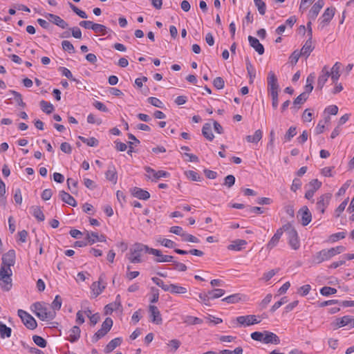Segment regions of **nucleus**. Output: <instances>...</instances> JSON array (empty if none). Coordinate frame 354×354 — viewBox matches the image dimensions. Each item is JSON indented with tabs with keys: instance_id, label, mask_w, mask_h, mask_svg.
<instances>
[{
	"instance_id": "obj_47",
	"label": "nucleus",
	"mask_w": 354,
	"mask_h": 354,
	"mask_svg": "<svg viewBox=\"0 0 354 354\" xmlns=\"http://www.w3.org/2000/svg\"><path fill=\"white\" fill-rule=\"evenodd\" d=\"M79 139L89 147H96L98 145V140L93 137L86 138L82 136H79Z\"/></svg>"
},
{
	"instance_id": "obj_18",
	"label": "nucleus",
	"mask_w": 354,
	"mask_h": 354,
	"mask_svg": "<svg viewBox=\"0 0 354 354\" xmlns=\"http://www.w3.org/2000/svg\"><path fill=\"white\" fill-rule=\"evenodd\" d=\"M46 17L50 21H51L54 24L58 26L59 27H60L63 29L66 28L68 26V24L64 19H62L60 17L55 15L54 14L48 13L46 15Z\"/></svg>"
},
{
	"instance_id": "obj_43",
	"label": "nucleus",
	"mask_w": 354,
	"mask_h": 354,
	"mask_svg": "<svg viewBox=\"0 0 354 354\" xmlns=\"http://www.w3.org/2000/svg\"><path fill=\"white\" fill-rule=\"evenodd\" d=\"M184 322L189 325H196L202 324L203 320L196 317L186 316Z\"/></svg>"
},
{
	"instance_id": "obj_44",
	"label": "nucleus",
	"mask_w": 354,
	"mask_h": 354,
	"mask_svg": "<svg viewBox=\"0 0 354 354\" xmlns=\"http://www.w3.org/2000/svg\"><path fill=\"white\" fill-rule=\"evenodd\" d=\"M187 292L186 287L180 286L177 284L172 283L171 292L172 294L182 295Z\"/></svg>"
},
{
	"instance_id": "obj_8",
	"label": "nucleus",
	"mask_w": 354,
	"mask_h": 354,
	"mask_svg": "<svg viewBox=\"0 0 354 354\" xmlns=\"http://www.w3.org/2000/svg\"><path fill=\"white\" fill-rule=\"evenodd\" d=\"M309 189L305 194V198L312 203H314L313 196L317 190H318L322 186V182L317 179H313L308 183Z\"/></svg>"
},
{
	"instance_id": "obj_12",
	"label": "nucleus",
	"mask_w": 354,
	"mask_h": 354,
	"mask_svg": "<svg viewBox=\"0 0 354 354\" xmlns=\"http://www.w3.org/2000/svg\"><path fill=\"white\" fill-rule=\"evenodd\" d=\"M149 254L156 256L155 261L158 263L172 262L174 259L173 256L162 254L161 251L157 249L151 248Z\"/></svg>"
},
{
	"instance_id": "obj_60",
	"label": "nucleus",
	"mask_w": 354,
	"mask_h": 354,
	"mask_svg": "<svg viewBox=\"0 0 354 354\" xmlns=\"http://www.w3.org/2000/svg\"><path fill=\"white\" fill-rule=\"evenodd\" d=\"M213 85L217 89H222L225 86L224 80L221 77H217L214 80Z\"/></svg>"
},
{
	"instance_id": "obj_13",
	"label": "nucleus",
	"mask_w": 354,
	"mask_h": 354,
	"mask_svg": "<svg viewBox=\"0 0 354 354\" xmlns=\"http://www.w3.org/2000/svg\"><path fill=\"white\" fill-rule=\"evenodd\" d=\"M149 310L151 322L158 325L161 324L162 323V319L158 308L156 306L150 305L149 306Z\"/></svg>"
},
{
	"instance_id": "obj_45",
	"label": "nucleus",
	"mask_w": 354,
	"mask_h": 354,
	"mask_svg": "<svg viewBox=\"0 0 354 354\" xmlns=\"http://www.w3.org/2000/svg\"><path fill=\"white\" fill-rule=\"evenodd\" d=\"M10 93L12 94L15 101L19 106L21 107L26 106V104L23 102L22 95L19 93L13 90L10 91Z\"/></svg>"
},
{
	"instance_id": "obj_61",
	"label": "nucleus",
	"mask_w": 354,
	"mask_h": 354,
	"mask_svg": "<svg viewBox=\"0 0 354 354\" xmlns=\"http://www.w3.org/2000/svg\"><path fill=\"white\" fill-rule=\"evenodd\" d=\"M113 326V320L110 317H106L105 320L103 322L101 328L104 329L106 331L109 333Z\"/></svg>"
},
{
	"instance_id": "obj_15",
	"label": "nucleus",
	"mask_w": 354,
	"mask_h": 354,
	"mask_svg": "<svg viewBox=\"0 0 354 354\" xmlns=\"http://www.w3.org/2000/svg\"><path fill=\"white\" fill-rule=\"evenodd\" d=\"M324 6V0H318L315 3V4L313 6L311 9L309 11L308 13V17L309 19L314 20L317 17L319 12H320L321 9Z\"/></svg>"
},
{
	"instance_id": "obj_3",
	"label": "nucleus",
	"mask_w": 354,
	"mask_h": 354,
	"mask_svg": "<svg viewBox=\"0 0 354 354\" xmlns=\"http://www.w3.org/2000/svg\"><path fill=\"white\" fill-rule=\"evenodd\" d=\"M283 230L288 235V243L292 249L296 250L300 247L299 239L297 232L289 223L283 225Z\"/></svg>"
},
{
	"instance_id": "obj_40",
	"label": "nucleus",
	"mask_w": 354,
	"mask_h": 354,
	"mask_svg": "<svg viewBox=\"0 0 354 354\" xmlns=\"http://www.w3.org/2000/svg\"><path fill=\"white\" fill-rule=\"evenodd\" d=\"M40 106H41V110L44 112L46 113L47 114L51 113L54 109L53 104L50 102L45 101V100H41L40 102Z\"/></svg>"
},
{
	"instance_id": "obj_37",
	"label": "nucleus",
	"mask_w": 354,
	"mask_h": 354,
	"mask_svg": "<svg viewBox=\"0 0 354 354\" xmlns=\"http://www.w3.org/2000/svg\"><path fill=\"white\" fill-rule=\"evenodd\" d=\"M345 247L344 246H337L335 248H331L330 249H326V252L328 254V257L330 259L333 257L335 256L336 254H340L343 252L345 250Z\"/></svg>"
},
{
	"instance_id": "obj_55",
	"label": "nucleus",
	"mask_w": 354,
	"mask_h": 354,
	"mask_svg": "<svg viewBox=\"0 0 354 354\" xmlns=\"http://www.w3.org/2000/svg\"><path fill=\"white\" fill-rule=\"evenodd\" d=\"M62 48L64 50L68 51L69 53H75V48H74L73 45L69 41L64 40L62 42Z\"/></svg>"
},
{
	"instance_id": "obj_31",
	"label": "nucleus",
	"mask_w": 354,
	"mask_h": 354,
	"mask_svg": "<svg viewBox=\"0 0 354 354\" xmlns=\"http://www.w3.org/2000/svg\"><path fill=\"white\" fill-rule=\"evenodd\" d=\"M122 342L121 337H116L111 340L104 348V352L109 353L113 351L116 347L119 346Z\"/></svg>"
},
{
	"instance_id": "obj_35",
	"label": "nucleus",
	"mask_w": 354,
	"mask_h": 354,
	"mask_svg": "<svg viewBox=\"0 0 354 354\" xmlns=\"http://www.w3.org/2000/svg\"><path fill=\"white\" fill-rule=\"evenodd\" d=\"M263 133L260 129L257 130L253 136H247L245 139L248 142L257 143L262 138Z\"/></svg>"
},
{
	"instance_id": "obj_33",
	"label": "nucleus",
	"mask_w": 354,
	"mask_h": 354,
	"mask_svg": "<svg viewBox=\"0 0 354 354\" xmlns=\"http://www.w3.org/2000/svg\"><path fill=\"white\" fill-rule=\"evenodd\" d=\"M245 62H246L247 72L250 77L249 82H250V84H252L254 82V79L256 77V70H255L254 67L253 66V65L251 64V62L248 58H246Z\"/></svg>"
},
{
	"instance_id": "obj_30",
	"label": "nucleus",
	"mask_w": 354,
	"mask_h": 354,
	"mask_svg": "<svg viewBox=\"0 0 354 354\" xmlns=\"http://www.w3.org/2000/svg\"><path fill=\"white\" fill-rule=\"evenodd\" d=\"M329 257H328L326 249L322 250L318 252H317L313 256V262L315 263L319 264L322 263L323 261L329 260Z\"/></svg>"
},
{
	"instance_id": "obj_63",
	"label": "nucleus",
	"mask_w": 354,
	"mask_h": 354,
	"mask_svg": "<svg viewBox=\"0 0 354 354\" xmlns=\"http://www.w3.org/2000/svg\"><path fill=\"white\" fill-rule=\"evenodd\" d=\"M172 265L174 266V270H176L178 271H181V272H184V271H186L187 268L185 264L183 263H180V262H178V261H172Z\"/></svg>"
},
{
	"instance_id": "obj_42",
	"label": "nucleus",
	"mask_w": 354,
	"mask_h": 354,
	"mask_svg": "<svg viewBox=\"0 0 354 354\" xmlns=\"http://www.w3.org/2000/svg\"><path fill=\"white\" fill-rule=\"evenodd\" d=\"M92 30L95 32L100 33L102 36L105 35L108 32V28L105 26L95 23Z\"/></svg>"
},
{
	"instance_id": "obj_54",
	"label": "nucleus",
	"mask_w": 354,
	"mask_h": 354,
	"mask_svg": "<svg viewBox=\"0 0 354 354\" xmlns=\"http://www.w3.org/2000/svg\"><path fill=\"white\" fill-rule=\"evenodd\" d=\"M241 299L239 294H234L223 299V301L228 304H235Z\"/></svg>"
},
{
	"instance_id": "obj_2",
	"label": "nucleus",
	"mask_w": 354,
	"mask_h": 354,
	"mask_svg": "<svg viewBox=\"0 0 354 354\" xmlns=\"http://www.w3.org/2000/svg\"><path fill=\"white\" fill-rule=\"evenodd\" d=\"M150 250L151 248L147 245H144L140 243H136L131 246L129 250V254H128L127 256L131 263H139L142 262V253L145 252L149 254Z\"/></svg>"
},
{
	"instance_id": "obj_64",
	"label": "nucleus",
	"mask_w": 354,
	"mask_h": 354,
	"mask_svg": "<svg viewBox=\"0 0 354 354\" xmlns=\"http://www.w3.org/2000/svg\"><path fill=\"white\" fill-rule=\"evenodd\" d=\"M279 271V269H273L263 274L262 279L265 281H268L273 277Z\"/></svg>"
},
{
	"instance_id": "obj_10",
	"label": "nucleus",
	"mask_w": 354,
	"mask_h": 354,
	"mask_svg": "<svg viewBox=\"0 0 354 354\" xmlns=\"http://www.w3.org/2000/svg\"><path fill=\"white\" fill-rule=\"evenodd\" d=\"M268 88L270 93H278L279 86L277 76L273 71H270L268 76Z\"/></svg>"
},
{
	"instance_id": "obj_26",
	"label": "nucleus",
	"mask_w": 354,
	"mask_h": 354,
	"mask_svg": "<svg viewBox=\"0 0 354 354\" xmlns=\"http://www.w3.org/2000/svg\"><path fill=\"white\" fill-rule=\"evenodd\" d=\"M59 196L62 201L67 203L68 205L72 206V207H76L77 206V202L75 200V198L68 194L67 192L64 191H60Z\"/></svg>"
},
{
	"instance_id": "obj_16",
	"label": "nucleus",
	"mask_w": 354,
	"mask_h": 354,
	"mask_svg": "<svg viewBox=\"0 0 354 354\" xmlns=\"http://www.w3.org/2000/svg\"><path fill=\"white\" fill-rule=\"evenodd\" d=\"M299 214L301 215V224L304 226L307 225L312 220V214L307 206L301 207Z\"/></svg>"
},
{
	"instance_id": "obj_46",
	"label": "nucleus",
	"mask_w": 354,
	"mask_h": 354,
	"mask_svg": "<svg viewBox=\"0 0 354 354\" xmlns=\"http://www.w3.org/2000/svg\"><path fill=\"white\" fill-rule=\"evenodd\" d=\"M157 241L160 243L162 245L168 248H173L176 246L175 242L173 241L168 239H164L160 237Z\"/></svg>"
},
{
	"instance_id": "obj_17",
	"label": "nucleus",
	"mask_w": 354,
	"mask_h": 354,
	"mask_svg": "<svg viewBox=\"0 0 354 354\" xmlns=\"http://www.w3.org/2000/svg\"><path fill=\"white\" fill-rule=\"evenodd\" d=\"M283 233V226L279 228L274 236L271 238L267 244V249L271 250L273 249L279 243L282 234Z\"/></svg>"
},
{
	"instance_id": "obj_22",
	"label": "nucleus",
	"mask_w": 354,
	"mask_h": 354,
	"mask_svg": "<svg viewBox=\"0 0 354 354\" xmlns=\"http://www.w3.org/2000/svg\"><path fill=\"white\" fill-rule=\"evenodd\" d=\"M264 344H279L280 343L279 337L274 333L265 330Z\"/></svg>"
},
{
	"instance_id": "obj_56",
	"label": "nucleus",
	"mask_w": 354,
	"mask_h": 354,
	"mask_svg": "<svg viewBox=\"0 0 354 354\" xmlns=\"http://www.w3.org/2000/svg\"><path fill=\"white\" fill-rule=\"evenodd\" d=\"M300 56H302L300 51H299L298 50H295L289 57L290 64L292 65H295L297 63Z\"/></svg>"
},
{
	"instance_id": "obj_11",
	"label": "nucleus",
	"mask_w": 354,
	"mask_h": 354,
	"mask_svg": "<svg viewBox=\"0 0 354 354\" xmlns=\"http://www.w3.org/2000/svg\"><path fill=\"white\" fill-rule=\"evenodd\" d=\"M237 322L244 326H249L253 324L260 323V320L257 319L256 315H250L245 316H239L236 317Z\"/></svg>"
},
{
	"instance_id": "obj_4",
	"label": "nucleus",
	"mask_w": 354,
	"mask_h": 354,
	"mask_svg": "<svg viewBox=\"0 0 354 354\" xmlns=\"http://www.w3.org/2000/svg\"><path fill=\"white\" fill-rule=\"evenodd\" d=\"M32 306L35 308V313L37 317L41 320H52L56 316V313L48 309L47 307L42 305L41 303H35Z\"/></svg>"
},
{
	"instance_id": "obj_27",
	"label": "nucleus",
	"mask_w": 354,
	"mask_h": 354,
	"mask_svg": "<svg viewBox=\"0 0 354 354\" xmlns=\"http://www.w3.org/2000/svg\"><path fill=\"white\" fill-rule=\"evenodd\" d=\"M342 64L340 62H336L331 68L330 72L331 80L334 83H336L340 77V69Z\"/></svg>"
},
{
	"instance_id": "obj_7",
	"label": "nucleus",
	"mask_w": 354,
	"mask_h": 354,
	"mask_svg": "<svg viewBox=\"0 0 354 354\" xmlns=\"http://www.w3.org/2000/svg\"><path fill=\"white\" fill-rule=\"evenodd\" d=\"M145 170L147 172L146 177L152 181H156L161 178H167L170 176L167 171L163 170L156 171L149 167H145Z\"/></svg>"
},
{
	"instance_id": "obj_5",
	"label": "nucleus",
	"mask_w": 354,
	"mask_h": 354,
	"mask_svg": "<svg viewBox=\"0 0 354 354\" xmlns=\"http://www.w3.org/2000/svg\"><path fill=\"white\" fill-rule=\"evenodd\" d=\"M331 198L332 194L330 193L322 194L319 197L317 198L315 204V209L317 212H319L321 215L324 214L325 209L328 206Z\"/></svg>"
},
{
	"instance_id": "obj_59",
	"label": "nucleus",
	"mask_w": 354,
	"mask_h": 354,
	"mask_svg": "<svg viewBox=\"0 0 354 354\" xmlns=\"http://www.w3.org/2000/svg\"><path fill=\"white\" fill-rule=\"evenodd\" d=\"M185 175L188 178H189L194 181H200L201 180L200 176L198 175V173H196L194 171H192V170L187 171H185Z\"/></svg>"
},
{
	"instance_id": "obj_49",
	"label": "nucleus",
	"mask_w": 354,
	"mask_h": 354,
	"mask_svg": "<svg viewBox=\"0 0 354 354\" xmlns=\"http://www.w3.org/2000/svg\"><path fill=\"white\" fill-rule=\"evenodd\" d=\"M33 342L35 344L41 348H45L47 344V342L42 337L38 335H34L32 337Z\"/></svg>"
},
{
	"instance_id": "obj_50",
	"label": "nucleus",
	"mask_w": 354,
	"mask_h": 354,
	"mask_svg": "<svg viewBox=\"0 0 354 354\" xmlns=\"http://www.w3.org/2000/svg\"><path fill=\"white\" fill-rule=\"evenodd\" d=\"M225 294V290L223 289H214L209 291V295L212 299H217L222 297Z\"/></svg>"
},
{
	"instance_id": "obj_28",
	"label": "nucleus",
	"mask_w": 354,
	"mask_h": 354,
	"mask_svg": "<svg viewBox=\"0 0 354 354\" xmlns=\"http://www.w3.org/2000/svg\"><path fill=\"white\" fill-rule=\"evenodd\" d=\"M313 49L314 46L312 45V37H309L301 48L300 53H301L302 56L307 58L310 55V53L313 50Z\"/></svg>"
},
{
	"instance_id": "obj_57",
	"label": "nucleus",
	"mask_w": 354,
	"mask_h": 354,
	"mask_svg": "<svg viewBox=\"0 0 354 354\" xmlns=\"http://www.w3.org/2000/svg\"><path fill=\"white\" fill-rule=\"evenodd\" d=\"M235 183V177L233 175H227L224 178V183L223 185L226 186L227 188H230L232 187Z\"/></svg>"
},
{
	"instance_id": "obj_41",
	"label": "nucleus",
	"mask_w": 354,
	"mask_h": 354,
	"mask_svg": "<svg viewBox=\"0 0 354 354\" xmlns=\"http://www.w3.org/2000/svg\"><path fill=\"white\" fill-rule=\"evenodd\" d=\"M107 333V331L101 328L93 335L91 337V342L93 343H96L99 339L104 337Z\"/></svg>"
},
{
	"instance_id": "obj_21",
	"label": "nucleus",
	"mask_w": 354,
	"mask_h": 354,
	"mask_svg": "<svg viewBox=\"0 0 354 354\" xmlns=\"http://www.w3.org/2000/svg\"><path fill=\"white\" fill-rule=\"evenodd\" d=\"M86 239L88 240V245H93L97 241L104 242L106 241V236L103 234L99 236L97 232H87Z\"/></svg>"
},
{
	"instance_id": "obj_14",
	"label": "nucleus",
	"mask_w": 354,
	"mask_h": 354,
	"mask_svg": "<svg viewBox=\"0 0 354 354\" xmlns=\"http://www.w3.org/2000/svg\"><path fill=\"white\" fill-rule=\"evenodd\" d=\"M330 75L327 66H324L317 80V88L322 90Z\"/></svg>"
},
{
	"instance_id": "obj_39",
	"label": "nucleus",
	"mask_w": 354,
	"mask_h": 354,
	"mask_svg": "<svg viewBox=\"0 0 354 354\" xmlns=\"http://www.w3.org/2000/svg\"><path fill=\"white\" fill-rule=\"evenodd\" d=\"M308 99V95L306 93H301L299 96H297L294 102H293V109H295L296 110H298L300 107L297 106L299 104H304Z\"/></svg>"
},
{
	"instance_id": "obj_23",
	"label": "nucleus",
	"mask_w": 354,
	"mask_h": 354,
	"mask_svg": "<svg viewBox=\"0 0 354 354\" xmlns=\"http://www.w3.org/2000/svg\"><path fill=\"white\" fill-rule=\"evenodd\" d=\"M102 277L103 275H101L98 281L92 283L91 288L95 297L100 295L105 288L106 283L102 282Z\"/></svg>"
},
{
	"instance_id": "obj_6",
	"label": "nucleus",
	"mask_w": 354,
	"mask_h": 354,
	"mask_svg": "<svg viewBox=\"0 0 354 354\" xmlns=\"http://www.w3.org/2000/svg\"><path fill=\"white\" fill-rule=\"evenodd\" d=\"M17 314L26 328L33 330L37 327V324L36 320L26 311L19 309L17 311Z\"/></svg>"
},
{
	"instance_id": "obj_62",
	"label": "nucleus",
	"mask_w": 354,
	"mask_h": 354,
	"mask_svg": "<svg viewBox=\"0 0 354 354\" xmlns=\"http://www.w3.org/2000/svg\"><path fill=\"white\" fill-rule=\"evenodd\" d=\"M264 337H265L264 332L261 333V332L256 331L251 334V338L255 341L263 342Z\"/></svg>"
},
{
	"instance_id": "obj_24",
	"label": "nucleus",
	"mask_w": 354,
	"mask_h": 354,
	"mask_svg": "<svg viewBox=\"0 0 354 354\" xmlns=\"http://www.w3.org/2000/svg\"><path fill=\"white\" fill-rule=\"evenodd\" d=\"M67 339L72 343L76 342L80 337L81 330L79 326H74L68 331Z\"/></svg>"
},
{
	"instance_id": "obj_29",
	"label": "nucleus",
	"mask_w": 354,
	"mask_h": 354,
	"mask_svg": "<svg viewBox=\"0 0 354 354\" xmlns=\"http://www.w3.org/2000/svg\"><path fill=\"white\" fill-rule=\"evenodd\" d=\"M246 241L243 239H236L232 241V243L227 246V249L230 250L240 251L246 245Z\"/></svg>"
},
{
	"instance_id": "obj_19",
	"label": "nucleus",
	"mask_w": 354,
	"mask_h": 354,
	"mask_svg": "<svg viewBox=\"0 0 354 354\" xmlns=\"http://www.w3.org/2000/svg\"><path fill=\"white\" fill-rule=\"evenodd\" d=\"M131 193L134 197L140 200H147L150 198V194L147 191L137 187L131 189Z\"/></svg>"
},
{
	"instance_id": "obj_53",
	"label": "nucleus",
	"mask_w": 354,
	"mask_h": 354,
	"mask_svg": "<svg viewBox=\"0 0 354 354\" xmlns=\"http://www.w3.org/2000/svg\"><path fill=\"white\" fill-rule=\"evenodd\" d=\"M337 292V290L334 288L324 286L321 288L320 293L324 296H329L330 295H334Z\"/></svg>"
},
{
	"instance_id": "obj_20",
	"label": "nucleus",
	"mask_w": 354,
	"mask_h": 354,
	"mask_svg": "<svg viewBox=\"0 0 354 354\" xmlns=\"http://www.w3.org/2000/svg\"><path fill=\"white\" fill-rule=\"evenodd\" d=\"M248 41L251 47H252L259 55H263L265 49L263 46L259 42V39L252 36H248Z\"/></svg>"
},
{
	"instance_id": "obj_34",
	"label": "nucleus",
	"mask_w": 354,
	"mask_h": 354,
	"mask_svg": "<svg viewBox=\"0 0 354 354\" xmlns=\"http://www.w3.org/2000/svg\"><path fill=\"white\" fill-rule=\"evenodd\" d=\"M203 136L209 141L213 140L214 136L212 131V127L209 123H205L202 128Z\"/></svg>"
},
{
	"instance_id": "obj_9",
	"label": "nucleus",
	"mask_w": 354,
	"mask_h": 354,
	"mask_svg": "<svg viewBox=\"0 0 354 354\" xmlns=\"http://www.w3.org/2000/svg\"><path fill=\"white\" fill-rule=\"evenodd\" d=\"M335 11V8L333 7L327 8L325 10L324 12L319 18V26L321 27V28H324L329 24V22L334 17Z\"/></svg>"
},
{
	"instance_id": "obj_52",
	"label": "nucleus",
	"mask_w": 354,
	"mask_h": 354,
	"mask_svg": "<svg viewBox=\"0 0 354 354\" xmlns=\"http://www.w3.org/2000/svg\"><path fill=\"white\" fill-rule=\"evenodd\" d=\"M147 101L149 102V103H150L151 105L156 107L160 109L164 108V104L157 97H150L147 99Z\"/></svg>"
},
{
	"instance_id": "obj_38",
	"label": "nucleus",
	"mask_w": 354,
	"mask_h": 354,
	"mask_svg": "<svg viewBox=\"0 0 354 354\" xmlns=\"http://www.w3.org/2000/svg\"><path fill=\"white\" fill-rule=\"evenodd\" d=\"M352 322V317L351 316L346 315L340 319H337L336 325L338 328L343 327L349 324L351 326Z\"/></svg>"
},
{
	"instance_id": "obj_25",
	"label": "nucleus",
	"mask_w": 354,
	"mask_h": 354,
	"mask_svg": "<svg viewBox=\"0 0 354 354\" xmlns=\"http://www.w3.org/2000/svg\"><path fill=\"white\" fill-rule=\"evenodd\" d=\"M106 178L108 180L112 182L113 184L117 183L118 174L114 165H109L108 170L105 173Z\"/></svg>"
},
{
	"instance_id": "obj_58",
	"label": "nucleus",
	"mask_w": 354,
	"mask_h": 354,
	"mask_svg": "<svg viewBox=\"0 0 354 354\" xmlns=\"http://www.w3.org/2000/svg\"><path fill=\"white\" fill-rule=\"evenodd\" d=\"M297 133L296 127H290L287 131L284 139L286 141H290Z\"/></svg>"
},
{
	"instance_id": "obj_48",
	"label": "nucleus",
	"mask_w": 354,
	"mask_h": 354,
	"mask_svg": "<svg viewBox=\"0 0 354 354\" xmlns=\"http://www.w3.org/2000/svg\"><path fill=\"white\" fill-rule=\"evenodd\" d=\"M62 304V298L59 295H57L54 299V301L51 304V308H53L52 311L59 310L61 308Z\"/></svg>"
},
{
	"instance_id": "obj_32",
	"label": "nucleus",
	"mask_w": 354,
	"mask_h": 354,
	"mask_svg": "<svg viewBox=\"0 0 354 354\" xmlns=\"http://www.w3.org/2000/svg\"><path fill=\"white\" fill-rule=\"evenodd\" d=\"M31 214L38 221H44L45 216L39 206H32L30 207Z\"/></svg>"
},
{
	"instance_id": "obj_51",
	"label": "nucleus",
	"mask_w": 354,
	"mask_h": 354,
	"mask_svg": "<svg viewBox=\"0 0 354 354\" xmlns=\"http://www.w3.org/2000/svg\"><path fill=\"white\" fill-rule=\"evenodd\" d=\"M59 71H62V75L65 76L68 80L76 82H79V81L77 79L73 77L72 73L67 68L60 67Z\"/></svg>"
},
{
	"instance_id": "obj_1",
	"label": "nucleus",
	"mask_w": 354,
	"mask_h": 354,
	"mask_svg": "<svg viewBox=\"0 0 354 354\" xmlns=\"http://www.w3.org/2000/svg\"><path fill=\"white\" fill-rule=\"evenodd\" d=\"M16 254L14 250H10L2 256V263L0 268V286L3 290L9 291L12 286L11 266L15 263Z\"/></svg>"
},
{
	"instance_id": "obj_36",
	"label": "nucleus",
	"mask_w": 354,
	"mask_h": 354,
	"mask_svg": "<svg viewBox=\"0 0 354 354\" xmlns=\"http://www.w3.org/2000/svg\"><path fill=\"white\" fill-rule=\"evenodd\" d=\"M12 329L0 322V337L3 339L11 336Z\"/></svg>"
}]
</instances>
